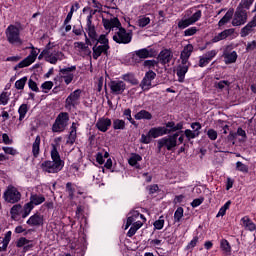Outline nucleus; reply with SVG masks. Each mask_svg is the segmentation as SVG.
Segmentation results:
<instances>
[{
	"label": "nucleus",
	"instance_id": "nucleus-27",
	"mask_svg": "<svg viewBox=\"0 0 256 256\" xmlns=\"http://www.w3.org/2000/svg\"><path fill=\"white\" fill-rule=\"evenodd\" d=\"M41 153V136L37 135L32 143V155L34 159H37Z\"/></svg>",
	"mask_w": 256,
	"mask_h": 256
},
{
	"label": "nucleus",
	"instance_id": "nucleus-19",
	"mask_svg": "<svg viewBox=\"0 0 256 256\" xmlns=\"http://www.w3.org/2000/svg\"><path fill=\"white\" fill-rule=\"evenodd\" d=\"M45 222V217L41 213L33 214L27 221L29 227H41Z\"/></svg>",
	"mask_w": 256,
	"mask_h": 256
},
{
	"label": "nucleus",
	"instance_id": "nucleus-32",
	"mask_svg": "<svg viewBox=\"0 0 256 256\" xmlns=\"http://www.w3.org/2000/svg\"><path fill=\"white\" fill-rule=\"evenodd\" d=\"M165 129H167L168 134L173 133L175 131H181V129H183V124L181 123L175 124V122H168L166 123Z\"/></svg>",
	"mask_w": 256,
	"mask_h": 256
},
{
	"label": "nucleus",
	"instance_id": "nucleus-26",
	"mask_svg": "<svg viewBox=\"0 0 256 256\" xmlns=\"http://www.w3.org/2000/svg\"><path fill=\"white\" fill-rule=\"evenodd\" d=\"M79 127L78 123L73 122L71 127H70V132L68 135V139L66 143L68 145H73L75 141H77V128Z\"/></svg>",
	"mask_w": 256,
	"mask_h": 256
},
{
	"label": "nucleus",
	"instance_id": "nucleus-12",
	"mask_svg": "<svg viewBox=\"0 0 256 256\" xmlns=\"http://www.w3.org/2000/svg\"><path fill=\"white\" fill-rule=\"evenodd\" d=\"M108 86L112 95H123L127 89V84L123 80H111Z\"/></svg>",
	"mask_w": 256,
	"mask_h": 256
},
{
	"label": "nucleus",
	"instance_id": "nucleus-61",
	"mask_svg": "<svg viewBox=\"0 0 256 256\" xmlns=\"http://www.w3.org/2000/svg\"><path fill=\"white\" fill-rule=\"evenodd\" d=\"M207 135H208V138L211 140V141H216L217 140V131H215L214 129H209L207 131Z\"/></svg>",
	"mask_w": 256,
	"mask_h": 256
},
{
	"label": "nucleus",
	"instance_id": "nucleus-13",
	"mask_svg": "<svg viewBox=\"0 0 256 256\" xmlns=\"http://www.w3.org/2000/svg\"><path fill=\"white\" fill-rule=\"evenodd\" d=\"M247 23V10L237 7L234 17L232 19L233 27H240V25H245Z\"/></svg>",
	"mask_w": 256,
	"mask_h": 256
},
{
	"label": "nucleus",
	"instance_id": "nucleus-58",
	"mask_svg": "<svg viewBox=\"0 0 256 256\" xmlns=\"http://www.w3.org/2000/svg\"><path fill=\"white\" fill-rule=\"evenodd\" d=\"M242 137L240 141H247V132L243 128L239 127L236 132V136Z\"/></svg>",
	"mask_w": 256,
	"mask_h": 256
},
{
	"label": "nucleus",
	"instance_id": "nucleus-60",
	"mask_svg": "<svg viewBox=\"0 0 256 256\" xmlns=\"http://www.w3.org/2000/svg\"><path fill=\"white\" fill-rule=\"evenodd\" d=\"M204 56L211 62L217 57V50L208 51Z\"/></svg>",
	"mask_w": 256,
	"mask_h": 256
},
{
	"label": "nucleus",
	"instance_id": "nucleus-11",
	"mask_svg": "<svg viewBox=\"0 0 256 256\" xmlns=\"http://www.w3.org/2000/svg\"><path fill=\"white\" fill-rule=\"evenodd\" d=\"M39 53H41V50H39V48L32 47L30 54L15 66L14 68L15 71H17V69H23L24 67H29V65H32V63H35Z\"/></svg>",
	"mask_w": 256,
	"mask_h": 256
},
{
	"label": "nucleus",
	"instance_id": "nucleus-20",
	"mask_svg": "<svg viewBox=\"0 0 256 256\" xmlns=\"http://www.w3.org/2000/svg\"><path fill=\"white\" fill-rule=\"evenodd\" d=\"M111 123V119L101 117L97 120L95 127L98 131H101V133H107V131H109V127H111Z\"/></svg>",
	"mask_w": 256,
	"mask_h": 256
},
{
	"label": "nucleus",
	"instance_id": "nucleus-56",
	"mask_svg": "<svg viewBox=\"0 0 256 256\" xmlns=\"http://www.w3.org/2000/svg\"><path fill=\"white\" fill-rule=\"evenodd\" d=\"M41 88L44 90V93H47V91H51V89H53V82L46 81L41 85Z\"/></svg>",
	"mask_w": 256,
	"mask_h": 256
},
{
	"label": "nucleus",
	"instance_id": "nucleus-35",
	"mask_svg": "<svg viewBox=\"0 0 256 256\" xmlns=\"http://www.w3.org/2000/svg\"><path fill=\"white\" fill-rule=\"evenodd\" d=\"M136 57H139V59H148V57H151V52H149L146 48L140 49L135 51Z\"/></svg>",
	"mask_w": 256,
	"mask_h": 256
},
{
	"label": "nucleus",
	"instance_id": "nucleus-14",
	"mask_svg": "<svg viewBox=\"0 0 256 256\" xmlns=\"http://www.w3.org/2000/svg\"><path fill=\"white\" fill-rule=\"evenodd\" d=\"M76 70H77V66H71V67L60 69V77L61 79H63L66 85H70V83L73 82V79H75V74H73V72Z\"/></svg>",
	"mask_w": 256,
	"mask_h": 256
},
{
	"label": "nucleus",
	"instance_id": "nucleus-21",
	"mask_svg": "<svg viewBox=\"0 0 256 256\" xmlns=\"http://www.w3.org/2000/svg\"><path fill=\"white\" fill-rule=\"evenodd\" d=\"M172 59L173 51H171V49H163L158 55L159 63H161L162 65H167V63H171Z\"/></svg>",
	"mask_w": 256,
	"mask_h": 256
},
{
	"label": "nucleus",
	"instance_id": "nucleus-4",
	"mask_svg": "<svg viewBox=\"0 0 256 256\" xmlns=\"http://www.w3.org/2000/svg\"><path fill=\"white\" fill-rule=\"evenodd\" d=\"M163 135H169V131L165 127H153L151 128L147 134H142L140 138V143L144 145H149L153 139H157V137H163Z\"/></svg>",
	"mask_w": 256,
	"mask_h": 256
},
{
	"label": "nucleus",
	"instance_id": "nucleus-39",
	"mask_svg": "<svg viewBox=\"0 0 256 256\" xmlns=\"http://www.w3.org/2000/svg\"><path fill=\"white\" fill-rule=\"evenodd\" d=\"M139 217L140 219H143V214H140L139 211L130 212L128 219H131V225H133V223H136V221H139Z\"/></svg>",
	"mask_w": 256,
	"mask_h": 256
},
{
	"label": "nucleus",
	"instance_id": "nucleus-3",
	"mask_svg": "<svg viewBox=\"0 0 256 256\" xmlns=\"http://www.w3.org/2000/svg\"><path fill=\"white\" fill-rule=\"evenodd\" d=\"M5 35L10 45H23L21 26L10 24L5 30Z\"/></svg>",
	"mask_w": 256,
	"mask_h": 256
},
{
	"label": "nucleus",
	"instance_id": "nucleus-63",
	"mask_svg": "<svg viewBox=\"0 0 256 256\" xmlns=\"http://www.w3.org/2000/svg\"><path fill=\"white\" fill-rule=\"evenodd\" d=\"M74 45L76 49H79L80 51H87V49H89V46L83 42H75Z\"/></svg>",
	"mask_w": 256,
	"mask_h": 256
},
{
	"label": "nucleus",
	"instance_id": "nucleus-48",
	"mask_svg": "<svg viewBox=\"0 0 256 256\" xmlns=\"http://www.w3.org/2000/svg\"><path fill=\"white\" fill-rule=\"evenodd\" d=\"M11 241V231H8L6 234H5V237L3 238L2 240V249L3 251H6L7 250V246L9 245V242Z\"/></svg>",
	"mask_w": 256,
	"mask_h": 256
},
{
	"label": "nucleus",
	"instance_id": "nucleus-36",
	"mask_svg": "<svg viewBox=\"0 0 256 256\" xmlns=\"http://www.w3.org/2000/svg\"><path fill=\"white\" fill-rule=\"evenodd\" d=\"M149 23H151V18H149L148 16H139L137 20V25L140 26L141 28L147 27Z\"/></svg>",
	"mask_w": 256,
	"mask_h": 256
},
{
	"label": "nucleus",
	"instance_id": "nucleus-5",
	"mask_svg": "<svg viewBox=\"0 0 256 256\" xmlns=\"http://www.w3.org/2000/svg\"><path fill=\"white\" fill-rule=\"evenodd\" d=\"M112 39L119 45H129L133 40V32H128L125 28L120 26L114 33Z\"/></svg>",
	"mask_w": 256,
	"mask_h": 256
},
{
	"label": "nucleus",
	"instance_id": "nucleus-30",
	"mask_svg": "<svg viewBox=\"0 0 256 256\" xmlns=\"http://www.w3.org/2000/svg\"><path fill=\"white\" fill-rule=\"evenodd\" d=\"M134 117L137 121H141V119H145L146 121H151V119H153V115L151 114V112L147 110L139 111L138 113L135 114Z\"/></svg>",
	"mask_w": 256,
	"mask_h": 256
},
{
	"label": "nucleus",
	"instance_id": "nucleus-22",
	"mask_svg": "<svg viewBox=\"0 0 256 256\" xmlns=\"http://www.w3.org/2000/svg\"><path fill=\"white\" fill-rule=\"evenodd\" d=\"M255 27H256V15L253 17V19L247 23L246 26H244L241 29L240 35L241 37H247L248 35H251V33H253V31H255Z\"/></svg>",
	"mask_w": 256,
	"mask_h": 256
},
{
	"label": "nucleus",
	"instance_id": "nucleus-24",
	"mask_svg": "<svg viewBox=\"0 0 256 256\" xmlns=\"http://www.w3.org/2000/svg\"><path fill=\"white\" fill-rule=\"evenodd\" d=\"M222 57L224 59L225 65H231L233 63H237V57H239V55H237L236 51L229 52L225 50L222 54Z\"/></svg>",
	"mask_w": 256,
	"mask_h": 256
},
{
	"label": "nucleus",
	"instance_id": "nucleus-33",
	"mask_svg": "<svg viewBox=\"0 0 256 256\" xmlns=\"http://www.w3.org/2000/svg\"><path fill=\"white\" fill-rule=\"evenodd\" d=\"M30 203L35 207V205H41L45 203V196L39 194H32L30 196Z\"/></svg>",
	"mask_w": 256,
	"mask_h": 256
},
{
	"label": "nucleus",
	"instance_id": "nucleus-57",
	"mask_svg": "<svg viewBox=\"0 0 256 256\" xmlns=\"http://www.w3.org/2000/svg\"><path fill=\"white\" fill-rule=\"evenodd\" d=\"M2 150L4 151V153H6V155H17V150L13 147H2Z\"/></svg>",
	"mask_w": 256,
	"mask_h": 256
},
{
	"label": "nucleus",
	"instance_id": "nucleus-45",
	"mask_svg": "<svg viewBox=\"0 0 256 256\" xmlns=\"http://www.w3.org/2000/svg\"><path fill=\"white\" fill-rule=\"evenodd\" d=\"M66 193H68L69 199H73L75 197V188L73 187V183L68 182L66 184Z\"/></svg>",
	"mask_w": 256,
	"mask_h": 256
},
{
	"label": "nucleus",
	"instance_id": "nucleus-54",
	"mask_svg": "<svg viewBox=\"0 0 256 256\" xmlns=\"http://www.w3.org/2000/svg\"><path fill=\"white\" fill-rule=\"evenodd\" d=\"M165 225V220L163 219V216H161L158 220L154 222L155 229L161 230L163 229Z\"/></svg>",
	"mask_w": 256,
	"mask_h": 256
},
{
	"label": "nucleus",
	"instance_id": "nucleus-34",
	"mask_svg": "<svg viewBox=\"0 0 256 256\" xmlns=\"http://www.w3.org/2000/svg\"><path fill=\"white\" fill-rule=\"evenodd\" d=\"M22 210L23 206H21V204H15L14 206H12L10 210V215L12 219H17V217H19V215L21 214Z\"/></svg>",
	"mask_w": 256,
	"mask_h": 256
},
{
	"label": "nucleus",
	"instance_id": "nucleus-29",
	"mask_svg": "<svg viewBox=\"0 0 256 256\" xmlns=\"http://www.w3.org/2000/svg\"><path fill=\"white\" fill-rule=\"evenodd\" d=\"M241 225L247 230V231H255L256 226L255 223L249 218V216H244L241 218Z\"/></svg>",
	"mask_w": 256,
	"mask_h": 256
},
{
	"label": "nucleus",
	"instance_id": "nucleus-18",
	"mask_svg": "<svg viewBox=\"0 0 256 256\" xmlns=\"http://www.w3.org/2000/svg\"><path fill=\"white\" fill-rule=\"evenodd\" d=\"M189 67H191L190 62H186V63L181 62L176 67V75L178 77L179 83H183L185 81V75H187V72L189 71Z\"/></svg>",
	"mask_w": 256,
	"mask_h": 256
},
{
	"label": "nucleus",
	"instance_id": "nucleus-9",
	"mask_svg": "<svg viewBox=\"0 0 256 256\" xmlns=\"http://www.w3.org/2000/svg\"><path fill=\"white\" fill-rule=\"evenodd\" d=\"M82 93L83 91L81 89H76L69 94L65 101V107L66 109H68V111H71V109H75V107L79 105Z\"/></svg>",
	"mask_w": 256,
	"mask_h": 256
},
{
	"label": "nucleus",
	"instance_id": "nucleus-59",
	"mask_svg": "<svg viewBox=\"0 0 256 256\" xmlns=\"http://www.w3.org/2000/svg\"><path fill=\"white\" fill-rule=\"evenodd\" d=\"M229 85H231V82L227 81V80H222L218 83H216V88L217 89H225V87H229Z\"/></svg>",
	"mask_w": 256,
	"mask_h": 256
},
{
	"label": "nucleus",
	"instance_id": "nucleus-42",
	"mask_svg": "<svg viewBox=\"0 0 256 256\" xmlns=\"http://www.w3.org/2000/svg\"><path fill=\"white\" fill-rule=\"evenodd\" d=\"M255 0H241L238 8L245 11V9H250L251 5H253Z\"/></svg>",
	"mask_w": 256,
	"mask_h": 256
},
{
	"label": "nucleus",
	"instance_id": "nucleus-41",
	"mask_svg": "<svg viewBox=\"0 0 256 256\" xmlns=\"http://www.w3.org/2000/svg\"><path fill=\"white\" fill-rule=\"evenodd\" d=\"M113 129L123 131L125 129V121L121 119L113 120Z\"/></svg>",
	"mask_w": 256,
	"mask_h": 256
},
{
	"label": "nucleus",
	"instance_id": "nucleus-46",
	"mask_svg": "<svg viewBox=\"0 0 256 256\" xmlns=\"http://www.w3.org/2000/svg\"><path fill=\"white\" fill-rule=\"evenodd\" d=\"M183 207H178L174 213V221L175 223H179L181 219H183Z\"/></svg>",
	"mask_w": 256,
	"mask_h": 256
},
{
	"label": "nucleus",
	"instance_id": "nucleus-49",
	"mask_svg": "<svg viewBox=\"0 0 256 256\" xmlns=\"http://www.w3.org/2000/svg\"><path fill=\"white\" fill-rule=\"evenodd\" d=\"M143 65L147 69H155V67L159 66V62H157L156 60H146L144 61Z\"/></svg>",
	"mask_w": 256,
	"mask_h": 256
},
{
	"label": "nucleus",
	"instance_id": "nucleus-10",
	"mask_svg": "<svg viewBox=\"0 0 256 256\" xmlns=\"http://www.w3.org/2000/svg\"><path fill=\"white\" fill-rule=\"evenodd\" d=\"M203 12L201 10H197L194 12L189 18H182L178 22V29H187L190 25H195L199 19H201Z\"/></svg>",
	"mask_w": 256,
	"mask_h": 256
},
{
	"label": "nucleus",
	"instance_id": "nucleus-47",
	"mask_svg": "<svg viewBox=\"0 0 256 256\" xmlns=\"http://www.w3.org/2000/svg\"><path fill=\"white\" fill-rule=\"evenodd\" d=\"M220 247L222 251H225V253H231V245L229 244V241H227L226 239L221 240Z\"/></svg>",
	"mask_w": 256,
	"mask_h": 256
},
{
	"label": "nucleus",
	"instance_id": "nucleus-28",
	"mask_svg": "<svg viewBox=\"0 0 256 256\" xmlns=\"http://www.w3.org/2000/svg\"><path fill=\"white\" fill-rule=\"evenodd\" d=\"M235 13V10L229 9L226 14L219 20L218 27H224V25H227L231 19H233V15Z\"/></svg>",
	"mask_w": 256,
	"mask_h": 256
},
{
	"label": "nucleus",
	"instance_id": "nucleus-38",
	"mask_svg": "<svg viewBox=\"0 0 256 256\" xmlns=\"http://www.w3.org/2000/svg\"><path fill=\"white\" fill-rule=\"evenodd\" d=\"M184 135L188 141H191V139H195V138L199 137V135H201V132H195L191 129H186L184 131Z\"/></svg>",
	"mask_w": 256,
	"mask_h": 256
},
{
	"label": "nucleus",
	"instance_id": "nucleus-52",
	"mask_svg": "<svg viewBox=\"0 0 256 256\" xmlns=\"http://www.w3.org/2000/svg\"><path fill=\"white\" fill-rule=\"evenodd\" d=\"M9 92H2L0 94V105H7L9 103Z\"/></svg>",
	"mask_w": 256,
	"mask_h": 256
},
{
	"label": "nucleus",
	"instance_id": "nucleus-2",
	"mask_svg": "<svg viewBox=\"0 0 256 256\" xmlns=\"http://www.w3.org/2000/svg\"><path fill=\"white\" fill-rule=\"evenodd\" d=\"M50 155L52 160H45L41 163L40 168L44 173H59L65 167V161L61 159V155L57 151V146L54 144H52Z\"/></svg>",
	"mask_w": 256,
	"mask_h": 256
},
{
	"label": "nucleus",
	"instance_id": "nucleus-62",
	"mask_svg": "<svg viewBox=\"0 0 256 256\" xmlns=\"http://www.w3.org/2000/svg\"><path fill=\"white\" fill-rule=\"evenodd\" d=\"M197 243H199V237H194L190 243L186 246V249H194L197 246Z\"/></svg>",
	"mask_w": 256,
	"mask_h": 256
},
{
	"label": "nucleus",
	"instance_id": "nucleus-31",
	"mask_svg": "<svg viewBox=\"0 0 256 256\" xmlns=\"http://www.w3.org/2000/svg\"><path fill=\"white\" fill-rule=\"evenodd\" d=\"M141 227H143V223L141 221L138 220L134 222L127 232V237H133V235H135V233H137Z\"/></svg>",
	"mask_w": 256,
	"mask_h": 256
},
{
	"label": "nucleus",
	"instance_id": "nucleus-8",
	"mask_svg": "<svg viewBox=\"0 0 256 256\" xmlns=\"http://www.w3.org/2000/svg\"><path fill=\"white\" fill-rule=\"evenodd\" d=\"M67 123H69V114L67 112H61L52 126V131L54 133H61L67 127Z\"/></svg>",
	"mask_w": 256,
	"mask_h": 256
},
{
	"label": "nucleus",
	"instance_id": "nucleus-64",
	"mask_svg": "<svg viewBox=\"0 0 256 256\" xmlns=\"http://www.w3.org/2000/svg\"><path fill=\"white\" fill-rule=\"evenodd\" d=\"M211 63L204 55L200 56L199 67H207Z\"/></svg>",
	"mask_w": 256,
	"mask_h": 256
},
{
	"label": "nucleus",
	"instance_id": "nucleus-55",
	"mask_svg": "<svg viewBox=\"0 0 256 256\" xmlns=\"http://www.w3.org/2000/svg\"><path fill=\"white\" fill-rule=\"evenodd\" d=\"M123 115L132 125H135V120H133V117L131 116V109H125Z\"/></svg>",
	"mask_w": 256,
	"mask_h": 256
},
{
	"label": "nucleus",
	"instance_id": "nucleus-1",
	"mask_svg": "<svg viewBox=\"0 0 256 256\" xmlns=\"http://www.w3.org/2000/svg\"><path fill=\"white\" fill-rule=\"evenodd\" d=\"M86 31L88 33V37H90L92 43L95 45L92 48V57L97 60L101 57V55H107L111 46H109V38H107V34H101L97 38V31L95 30V25L86 24Z\"/></svg>",
	"mask_w": 256,
	"mask_h": 256
},
{
	"label": "nucleus",
	"instance_id": "nucleus-7",
	"mask_svg": "<svg viewBox=\"0 0 256 256\" xmlns=\"http://www.w3.org/2000/svg\"><path fill=\"white\" fill-rule=\"evenodd\" d=\"M179 137V133H175L173 135H169L163 137L157 141L158 151H161L163 147H166L167 151H172L177 147V138Z\"/></svg>",
	"mask_w": 256,
	"mask_h": 256
},
{
	"label": "nucleus",
	"instance_id": "nucleus-53",
	"mask_svg": "<svg viewBox=\"0 0 256 256\" xmlns=\"http://www.w3.org/2000/svg\"><path fill=\"white\" fill-rule=\"evenodd\" d=\"M199 31L197 27L193 26L184 31V37H192V35H195Z\"/></svg>",
	"mask_w": 256,
	"mask_h": 256
},
{
	"label": "nucleus",
	"instance_id": "nucleus-37",
	"mask_svg": "<svg viewBox=\"0 0 256 256\" xmlns=\"http://www.w3.org/2000/svg\"><path fill=\"white\" fill-rule=\"evenodd\" d=\"M122 79L127 83H131V85H138L139 83V80H137L133 74H124Z\"/></svg>",
	"mask_w": 256,
	"mask_h": 256
},
{
	"label": "nucleus",
	"instance_id": "nucleus-25",
	"mask_svg": "<svg viewBox=\"0 0 256 256\" xmlns=\"http://www.w3.org/2000/svg\"><path fill=\"white\" fill-rule=\"evenodd\" d=\"M193 46L192 44L186 45L183 50L181 51L180 54V61L182 63H190L189 62V57H191V54L193 53Z\"/></svg>",
	"mask_w": 256,
	"mask_h": 256
},
{
	"label": "nucleus",
	"instance_id": "nucleus-15",
	"mask_svg": "<svg viewBox=\"0 0 256 256\" xmlns=\"http://www.w3.org/2000/svg\"><path fill=\"white\" fill-rule=\"evenodd\" d=\"M65 54L59 50L47 49L46 61L51 65H57V61H63Z\"/></svg>",
	"mask_w": 256,
	"mask_h": 256
},
{
	"label": "nucleus",
	"instance_id": "nucleus-23",
	"mask_svg": "<svg viewBox=\"0 0 256 256\" xmlns=\"http://www.w3.org/2000/svg\"><path fill=\"white\" fill-rule=\"evenodd\" d=\"M235 34L234 28L226 29L220 33H218L216 36L213 37L212 42L213 43H219V41H223L227 39V37H231V35Z\"/></svg>",
	"mask_w": 256,
	"mask_h": 256
},
{
	"label": "nucleus",
	"instance_id": "nucleus-6",
	"mask_svg": "<svg viewBox=\"0 0 256 256\" xmlns=\"http://www.w3.org/2000/svg\"><path fill=\"white\" fill-rule=\"evenodd\" d=\"M21 193L19 189L13 185H9L3 193V199L6 203H10L11 205H15V203H19L21 201Z\"/></svg>",
	"mask_w": 256,
	"mask_h": 256
},
{
	"label": "nucleus",
	"instance_id": "nucleus-50",
	"mask_svg": "<svg viewBox=\"0 0 256 256\" xmlns=\"http://www.w3.org/2000/svg\"><path fill=\"white\" fill-rule=\"evenodd\" d=\"M236 169L238 171H241V173H249V167L247 165L243 164V162H241V161H238L236 163Z\"/></svg>",
	"mask_w": 256,
	"mask_h": 256
},
{
	"label": "nucleus",
	"instance_id": "nucleus-44",
	"mask_svg": "<svg viewBox=\"0 0 256 256\" xmlns=\"http://www.w3.org/2000/svg\"><path fill=\"white\" fill-rule=\"evenodd\" d=\"M27 104H22L19 109H18V113H19V121H23L25 119V116L27 115Z\"/></svg>",
	"mask_w": 256,
	"mask_h": 256
},
{
	"label": "nucleus",
	"instance_id": "nucleus-40",
	"mask_svg": "<svg viewBox=\"0 0 256 256\" xmlns=\"http://www.w3.org/2000/svg\"><path fill=\"white\" fill-rule=\"evenodd\" d=\"M231 207V201H227L220 209L219 212L217 213L216 217H225V214L227 213V209Z\"/></svg>",
	"mask_w": 256,
	"mask_h": 256
},
{
	"label": "nucleus",
	"instance_id": "nucleus-43",
	"mask_svg": "<svg viewBox=\"0 0 256 256\" xmlns=\"http://www.w3.org/2000/svg\"><path fill=\"white\" fill-rule=\"evenodd\" d=\"M143 157H141V155L139 154H134L129 160L128 163L129 165H131V167H136L137 163H139V161H142Z\"/></svg>",
	"mask_w": 256,
	"mask_h": 256
},
{
	"label": "nucleus",
	"instance_id": "nucleus-51",
	"mask_svg": "<svg viewBox=\"0 0 256 256\" xmlns=\"http://www.w3.org/2000/svg\"><path fill=\"white\" fill-rule=\"evenodd\" d=\"M25 83H27V77H23L15 82V87L18 90L25 89Z\"/></svg>",
	"mask_w": 256,
	"mask_h": 256
},
{
	"label": "nucleus",
	"instance_id": "nucleus-16",
	"mask_svg": "<svg viewBox=\"0 0 256 256\" xmlns=\"http://www.w3.org/2000/svg\"><path fill=\"white\" fill-rule=\"evenodd\" d=\"M157 77V73H155L153 70H149L145 73L144 78L142 79L140 83V87L143 91H149L152 87V81L155 80Z\"/></svg>",
	"mask_w": 256,
	"mask_h": 256
},
{
	"label": "nucleus",
	"instance_id": "nucleus-17",
	"mask_svg": "<svg viewBox=\"0 0 256 256\" xmlns=\"http://www.w3.org/2000/svg\"><path fill=\"white\" fill-rule=\"evenodd\" d=\"M102 23L106 31H111V29H115V28L119 29V27H121V22L117 17H110V18L102 17Z\"/></svg>",
	"mask_w": 256,
	"mask_h": 256
}]
</instances>
